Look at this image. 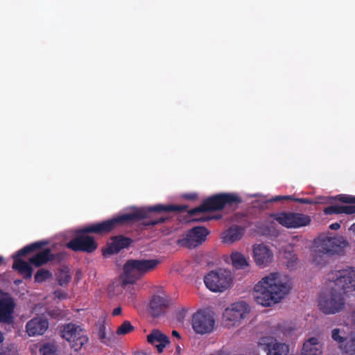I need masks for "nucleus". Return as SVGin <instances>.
I'll use <instances>...</instances> for the list:
<instances>
[{
	"instance_id": "nucleus-32",
	"label": "nucleus",
	"mask_w": 355,
	"mask_h": 355,
	"mask_svg": "<svg viewBox=\"0 0 355 355\" xmlns=\"http://www.w3.org/2000/svg\"><path fill=\"white\" fill-rule=\"evenodd\" d=\"M98 336L102 343L108 344L109 339L106 336V326L104 321L98 324Z\"/></svg>"
},
{
	"instance_id": "nucleus-9",
	"label": "nucleus",
	"mask_w": 355,
	"mask_h": 355,
	"mask_svg": "<svg viewBox=\"0 0 355 355\" xmlns=\"http://www.w3.org/2000/svg\"><path fill=\"white\" fill-rule=\"evenodd\" d=\"M270 217L286 228H300L309 225L311 222V218L309 216L291 211L272 214Z\"/></svg>"
},
{
	"instance_id": "nucleus-49",
	"label": "nucleus",
	"mask_w": 355,
	"mask_h": 355,
	"mask_svg": "<svg viewBox=\"0 0 355 355\" xmlns=\"http://www.w3.org/2000/svg\"><path fill=\"white\" fill-rule=\"evenodd\" d=\"M3 259L2 257L0 256V264L2 263Z\"/></svg>"
},
{
	"instance_id": "nucleus-16",
	"label": "nucleus",
	"mask_w": 355,
	"mask_h": 355,
	"mask_svg": "<svg viewBox=\"0 0 355 355\" xmlns=\"http://www.w3.org/2000/svg\"><path fill=\"white\" fill-rule=\"evenodd\" d=\"M5 295L6 293L0 289V322L11 324L13 322L15 303L12 298Z\"/></svg>"
},
{
	"instance_id": "nucleus-47",
	"label": "nucleus",
	"mask_w": 355,
	"mask_h": 355,
	"mask_svg": "<svg viewBox=\"0 0 355 355\" xmlns=\"http://www.w3.org/2000/svg\"><path fill=\"white\" fill-rule=\"evenodd\" d=\"M21 282H22V281H21V280H16V281H15V284H20V283H21Z\"/></svg>"
},
{
	"instance_id": "nucleus-29",
	"label": "nucleus",
	"mask_w": 355,
	"mask_h": 355,
	"mask_svg": "<svg viewBox=\"0 0 355 355\" xmlns=\"http://www.w3.org/2000/svg\"><path fill=\"white\" fill-rule=\"evenodd\" d=\"M52 276L51 272L44 268L40 269L37 271L35 275V281L37 283L43 282Z\"/></svg>"
},
{
	"instance_id": "nucleus-38",
	"label": "nucleus",
	"mask_w": 355,
	"mask_h": 355,
	"mask_svg": "<svg viewBox=\"0 0 355 355\" xmlns=\"http://www.w3.org/2000/svg\"><path fill=\"white\" fill-rule=\"evenodd\" d=\"M184 198L189 200H193L197 199L198 195L195 193H186L183 196Z\"/></svg>"
},
{
	"instance_id": "nucleus-3",
	"label": "nucleus",
	"mask_w": 355,
	"mask_h": 355,
	"mask_svg": "<svg viewBox=\"0 0 355 355\" xmlns=\"http://www.w3.org/2000/svg\"><path fill=\"white\" fill-rule=\"evenodd\" d=\"M242 202L241 197L237 193H219L205 199L199 207L190 209L188 213L193 216L198 213L220 211L226 207L235 209Z\"/></svg>"
},
{
	"instance_id": "nucleus-14",
	"label": "nucleus",
	"mask_w": 355,
	"mask_h": 355,
	"mask_svg": "<svg viewBox=\"0 0 355 355\" xmlns=\"http://www.w3.org/2000/svg\"><path fill=\"white\" fill-rule=\"evenodd\" d=\"M209 231L205 227L197 226L189 230L184 239L179 241V243L189 248H194L206 240Z\"/></svg>"
},
{
	"instance_id": "nucleus-40",
	"label": "nucleus",
	"mask_w": 355,
	"mask_h": 355,
	"mask_svg": "<svg viewBox=\"0 0 355 355\" xmlns=\"http://www.w3.org/2000/svg\"><path fill=\"white\" fill-rule=\"evenodd\" d=\"M121 312H122V309L119 306V307L115 308L113 310L112 315L113 316H117V315H119L121 313Z\"/></svg>"
},
{
	"instance_id": "nucleus-30",
	"label": "nucleus",
	"mask_w": 355,
	"mask_h": 355,
	"mask_svg": "<svg viewBox=\"0 0 355 355\" xmlns=\"http://www.w3.org/2000/svg\"><path fill=\"white\" fill-rule=\"evenodd\" d=\"M57 348L53 343H47L40 348L41 355H55Z\"/></svg>"
},
{
	"instance_id": "nucleus-45",
	"label": "nucleus",
	"mask_w": 355,
	"mask_h": 355,
	"mask_svg": "<svg viewBox=\"0 0 355 355\" xmlns=\"http://www.w3.org/2000/svg\"><path fill=\"white\" fill-rule=\"evenodd\" d=\"M207 220H208V218H205V217L195 219V220H197V221H206Z\"/></svg>"
},
{
	"instance_id": "nucleus-11",
	"label": "nucleus",
	"mask_w": 355,
	"mask_h": 355,
	"mask_svg": "<svg viewBox=\"0 0 355 355\" xmlns=\"http://www.w3.org/2000/svg\"><path fill=\"white\" fill-rule=\"evenodd\" d=\"M191 325L198 334H209L214 328L215 320L209 312L200 310L192 315Z\"/></svg>"
},
{
	"instance_id": "nucleus-37",
	"label": "nucleus",
	"mask_w": 355,
	"mask_h": 355,
	"mask_svg": "<svg viewBox=\"0 0 355 355\" xmlns=\"http://www.w3.org/2000/svg\"><path fill=\"white\" fill-rule=\"evenodd\" d=\"M342 214H355V205H341Z\"/></svg>"
},
{
	"instance_id": "nucleus-15",
	"label": "nucleus",
	"mask_w": 355,
	"mask_h": 355,
	"mask_svg": "<svg viewBox=\"0 0 355 355\" xmlns=\"http://www.w3.org/2000/svg\"><path fill=\"white\" fill-rule=\"evenodd\" d=\"M259 346L267 355H287L289 351L286 344L279 343L273 338H261Z\"/></svg>"
},
{
	"instance_id": "nucleus-27",
	"label": "nucleus",
	"mask_w": 355,
	"mask_h": 355,
	"mask_svg": "<svg viewBox=\"0 0 355 355\" xmlns=\"http://www.w3.org/2000/svg\"><path fill=\"white\" fill-rule=\"evenodd\" d=\"M147 340L151 345H156L161 342L169 343L168 337L160 332L159 330H153L149 335H148Z\"/></svg>"
},
{
	"instance_id": "nucleus-41",
	"label": "nucleus",
	"mask_w": 355,
	"mask_h": 355,
	"mask_svg": "<svg viewBox=\"0 0 355 355\" xmlns=\"http://www.w3.org/2000/svg\"><path fill=\"white\" fill-rule=\"evenodd\" d=\"M340 224L339 223H334L329 225V228L333 230H337L340 229Z\"/></svg>"
},
{
	"instance_id": "nucleus-50",
	"label": "nucleus",
	"mask_w": 355,
	"mask_h": 355,
	"mask_svg": "<svg viewBox=\"0 0 355 355\" xmlns=\"http://www.w3.org/2000/svg\"><path fill=\"white\" fill-rule=\"evenodd\" d=\"M60 285H63V284H64V282H62L61 280H60Z\"/></svg>"
},
{
	"instance_id": "nucleus-18",
	"label": "nucleus",
	"mask_w": 355,
	"mask_h": 355,
	"mask_svg": "<svg viewBox=\"0 0 355 355\" xmlns=\"http://www.w3.org/2000/svg\"><path fill=\"white\" fill-rule=\"evenodd\" d=\"M253 258L257 265L265 267L272 262L273 254L267 245L255 244L253 245Z\"/></svg>"
},
{
	"instance_id": "nucleus-39",
	"label": "nucleus",
	"mask_w": 355,
	"mask_h": 355,
	"mask_svg": "<svg viewBox=\"0 0 355 355\" xmlns=\"http://www.w3.org/2000/svg\"><path fill=\"white\" fill-rule=\"evenodd\" d=\"M168 343H164V342H161L159 343V344H156L155 345L157 349V351L159 353H161L162 352L164 348L166 347V345L168 344Z\"/></svg>"
},
{
	"instance_id": "nucleus-2",
	"label": "nucleus",
	"mask_w": 355,
	"mask_h": 355,
	"mask_svg": "<svg viewBox=\"0 0 355 355\" xmlns=\"http://www.w3.org/2000/svg\"><path fill=\"white\" fill-rule=\"evenodd\" d=\"M291 288L290 282L282 279L278 272H272L254 286V298L257 304L270 306L283 299Z\"/></svg>"
},
{
	"instance_id": "nucleus-5",
	"label": "nucleus",
	"mask_w": 355,
	"mask_h": 355,
	"mask_svg": "<svg viewBox=\"0 0 355 355\" xmlns=\"http://www.w3.org/2000/svg\"><path fill=\"white\" fill-rule=\"evenodd\" d=\"M318 306L324 314L334 315L344 309L345 299L343 293L331 287L329 291L320 293Z\"/></svg>"
},
{
	"instance_id": "nucleus-25",
	"label": "nucleus",
	"mask_w": 355,
	"mask_h": 355,
	"mask_svg": "<svg viewBox=\"0 0 355 355\" xmlns=\"http://www.w3.org/2000/svg\"><path fill=\"white\" fill-rule=\"evenodd\" d=\"M232 266L236 269H244L248 266L246 258L241 253L235 252L231 254Z\"/></svg>"
},
{
	"instance_id": "nucleus-23",
	"label": "nucleus",
	"mask_w": 355,
	"mask_h": 355,
	"mask_svg": "<svg viewBox=\"0 0 355 355\" xmlns=\"http://www.w3.org/2000/svg\"><path fill=\"white\" fill-rule=\"evenodd\" d=\"M245 227L239 225H232L225 232L223 236V241L232 243L240 240L245 233Z\"/></svg>"
},
{
	"instance_id": "nucleus-12",
	"label": "nucleus",
	"mask_w": 355,
	"mask_h": 355,
	"mask_svg": "<svg viewBox=\"0 0 355 355\" xmlns=\"http://www.w3.org/2000/svg\"><path fill=\"white\" fill-rule=\"evenodd\" d=\"M68 343L71 349L79 352L88 343L89 338L83 328L76 324L68 323Z\"/></svg>"
},
{
	"instance_id": "nucleus-46",
	"label": "nucleus",
	"mask_w": 355,
	"mask_h": 355,
	"mask_svg": "<svg viewBox=\"0 0 355 355\" xmlns=\"http://www.w3.org/2000/svg\"><path fill=\"white\" fill-rule=\"evenodd\" d=\"M349 230L355 234V223L350 227Z\"/></svg>"
},
{
	"instance_id": "nucleus-6",
	"label": "nucleus",
	"mask_w": 355,
	"mask_h": 355,
	"mask_svg": "<svg viewBox=\"0 0 355 355\" xmlns=\"http://www.w3.org/2000/svg\"><path fill=\"white\" fill-rule=\"evenodd\" d=\"M48 242L46 241H37L28 245L19 251L13 256L14 262L12 264V269L17 271L24 279H31L33 275V269L32 268L30 263L20 259L21 257L26 256L31 252H35L37 250L42 249Z\"/></svg>"
},
{
	"instance_id": "nucleus-21",
	"label": "nucleus",
	"mask_w": 355,
	"mask_h": 355,
	"mask_svg": "<svg viewBox=\"0 0 355 355\" xmlns=\"http://www.w3.org/2000/svg\"><path fill=\"white\" fill-rule=\"evenodd\" d=\"M322 344L315 337L308 338L304 342L300 355H322Z\"/></svg>"
},
{
	"instance_id": "nucleus-8",
	"label": "nucleus",
	"mask_w": 355,
	"mask_h": 355,
	"mask_svg": "<svg viewBox=\"0 0 355 355\" xmlns=\"http://www.w3.org/2000/svg\"><path fill=\"white\" fill-rule=\"evenodd\" d=\"M232 281L230 271L223 268L210 271L204 279L207 288L213 292H223L230 287Z\"/></svg>"
},
{
	"instance_id": "nucleus-43",
	"label": "nucleus",
	"mask_w": 355,
	"mask_h": 355,
	"mask_svg": "<svg viewBox=\"0 0 355 355\" xmlns=\"http://www.w3.org/2000/svg\"><path fill=\"white\" fill-rule=\"evenodd\" d=\"M172 335H173V336L176 337L178 338H180V334L177 331H175V330H173L172 331Z\"/></svg>"
},
{
	"instance_id": "nucleus-10",
	"label": "nucleus",
	"mask_w": 355,
	"mask_h": 355,
	"mask_svg": "<svg viewBox=\"0 0 355 355\" xmlns=\"http://www.w3.org/2000/svg\"><path fill=\"white\" fill-rule=\"evenodd\" d=\"M347 245L343 236H324L318 239L316 259L324 255L338 254Z\"/></svg>"
},
{
	"instance_id": "nucleus-35",
	"label": "nucleus",
	"mask_w": 355,
	"mask_h": 355,
	"mask_svg": "<svg viewBox=\"0 0 355 355\" xmlns=\"http://www.w3.org/2000/svg\"><path fill=\"white\" fill-rule=\"evenodd\" d=\"M340 331L339 329H334L331 332V338L334 340L339 343L340 348L341 349V344L345 343V337L340 336Z\"/></svg>"
},
{
	"instance_id": "nucleus-17",
	"label": "nucleus",
	"mask_w": 355,
	"mask_h": 355,
	"mask_svg": "<svg viewBox=\"0 0 355 355\" xmlns=\"http://www.w3.org/2000/svg\"><path fill=\"white\" fill-rule=\"evenodd\" d=\"M132 243V240L130 238L125 237L123 235L112 236L110 242L107 245V248L103 250V254L106 256L117 254L122 249L128 248Z\"/></svg>"
},
{
	"instance_id": "nucleus-1",
	"label": "nucleus",
	"mask_w": 355,
	"mask_h": 355,
	"mask_svg": "<svg viewBox=\"0 0 355 355\" xmlns=\"http://www.w3.org/2000/svg\"><path fill=\"white\" fill-rule=\"evenodd\" d=\"M187 208L188 207L187 205L158 204L137 209L131 213L123 214L101 223L91 224L78 231L80 235L68 243V248L75 252L80 251L92 253L97 249L98 245L94 237L85 235L86 234L93 233L103 235L110 232L117 226L132 223L141 219H147L148 214L151 212L164 214H168L170 212L179 213L186 211Z\"/></svg>"
},
{
	"instance_id": "nucleus-36",
	"label": "nucleus",
	"mask_w": 355,
	"mask_h": 355,
	"mask_svg": "<svg viewBox=\"0 0 355 355\" xmlns=\"http://www.w3.org/2000/svg\"><path fill=\"white\" fill-rule=\"evenodd\" d=\"M168 218V216H162L156 219L147 220L144 221L143 224L145 226H155L159 223H163L166 222Z\"/></svg>"
},
{
	"instance_id": "nucleus-34",
	"label": "nucleus",
	"mask_w": 355,
	"mask_h": 355,
	"mask_svg": "<svg viewBox=\"0 0 355 355\" xmlns=\"http://www.w3.org/2000/svg\"><path fill=\"white\" fill-rule=\"evenodd\" d=\"M323 212L326 215L342 214L341 205H336L327 207L323 209Z\"/></svg>"
},
{
	"instance_id": "nucleus-4",
	"label": "nucleus",
	"mask_w": 355,
	"mask_h": 355,
	"mask_svg": "<svg viewBox=\"0 0 355 355\" xmlns=\"http://www.w3.org/2000/svg\"><path fill=\"white\" fill-rule=\"evenodd\" d=\"M159 263L157 259H129L123 266V284H133Z\"/></svg>"
},
{
	"instance_id": "nucleus-13",
	"label": "nucleus",
	"mask_w": 355,
	"mask_h": 355,
	"mask_svg": "<svg viewBox=\"0 0 355 355\" xmlns=\"http://www.w3.org/2000/svg\"><path fill=\"white\" fill-rule=\"evenodd\" d=\"M250 312V306L245 302L234 303L227 308L223 313V318L231 323L229 325H235L244 319Z\"/></svg>"
},
{
	"instance_id": "nucleus-24",
	"label": "nucleus",
	"mask_w": 355,
	"mask_h": 355,
	"mask_svg": "<svg viewBox=\"0 0 355 355\" xmlns=\"http://www.w3.org/2000/svg\"><path fill=\"white\" fill-rule=\"evenodd\" d=\"M341 349L346 354H355V332H352L345 337V343L341 344Z\"/></svg>"
},
{
	"instance_id": "nucleus-20",
	"label": "nucleus",
	"mask_w": 355,
	"mask_h": 355,
	"mask_svg": "<svg viewBox=\"0 0 355 355\" xmlns=\"http://www.w3.org/2000/svg\"><path fill=\"white\" fill-rule=\"evenodd\" d=\"M169 306V300L159 295H154L150 302L149 311L154 318L164 313Z\"/></svg>"
},
{
	"instance_id": "nucleus-31",
	"label": "nucleus",
	"mask_w": 355,
	"mask_h": 355,
	"mask_svg": "<svg viewBox=\"0 0 355 355\" xmlns=\"http://www.w3.org/2000/svg\"><path fill=\"white\" fill-rule=\"evenodd\" d=\"M134 330V327L128 320L124 321L117 329L116 334L118 335H125Z\"/></svg>"
},
{
	"instance_id": "nucleus-28",
	"label": "nucleus",
	"mask_w": 355,
	"mask_h": 355,
	"mask_svg": "<svg viewBox=\"0 0 355 355\" xmlns=\"http://www.w3.org/2000/svg\"><path fill=\"white\" fill-rule=\"evenodd\" d=\"M295 329L291 324L283 323L279 324L277 328V334L280 336L282 334L284 336H292L295 331Z\"/></svg>"
},
{
	"instance_id": "nucleus-48",
	"label": "nucleus",
	"mask_w": 355,
	"mask_h": 355,
	"mask_svg": "<svg viewBox=\"0 0 355 355\" xmlns=\"http://www.w3.org/2000/svg\"><path fill=\"white\" fill-rule=\"evenodd\" d=\"M3 336L1 334L0 335V343H1L3 341Z\"/></svg>"
},
{
	"instance_id": "nucleus-22",
	"label": "nucleus",
	"mask_w": 355,
	"mask_h": 355,
	"mask_svg": "<svg viewBox=\"0 0 355 355\" xmlns=\"http://www.w3.org/2000/svg\"><path fill=\"white\" fill-rule=\"evenodd\" d=\"M54 259L55 256L52 254L51 249L46 248L31 257L29 259V263L35 267H40Z\"/></svg>"
},
{
	"instance_id": "nucleus-33",
	"label": "nucleus",
	"mask_w": 355,
	"mask_h": 355,
	"mask_svg": "<svg viewBox=\"0 0 355 355\" xmlns=\"http://www.w3.org/2000/svg\"><path fill=\"white\" fill-rule=\"evenodd\" d=\"M335 199L343 203L355 204V196L347 194H339L334 197Z\"/></svg>"
},
{
	"instance_id": "nucleus-7",
	"label": "nucleus",
	"mask_w": 355,
	"mask_h": 355,
	"mask_svg": "<svg viewBox=\"0 0 355 355\" xmlns=\"http://www.w3.org/2000/svg\"><path fill=\"white\" fill-rule=\"evenodd\" d=\"M327 279L334 282V286L346 295H355V268L333 271L327 275Z\"/></svg>"
},
{
	"instance_id": "nucleus-26",
	"label": "nucleus",
	"mask_w": 355,
	"mask_h": 355,
	"mask_svg": "<svg viewBox=\"0 0 355 355\" xmlns=\"http://www.w3.org/2000/svg\"><path fill=\"white\" fill-rule=\"evenodd\" d=\"M282 199L290 200H293V201H295V202H299L301 204H306V205H313V204H316L318 202H322V203L325 202L323 201H315L310 198H293L291 196H276L275 198L271 199L270 201V202H277Z\"/></svg>"
},
{
	"instance_id": "nucleus-44",
	"label": "nucleus",
	"mask_w": 355,
	"mask_h": 355,
	"mask_svg": "<svg viewBox=\"0 0 355 355\" xmlns=\"http://www.w3.org/2000/svg\"><path fill=\"white\" fill-rule=\"evenodd\" d=\"M66 329H67V325H64L63 326V330H62V335L63 338H65V331H66Z\"/></svg>"
},
{
	"instance_id": "nucleus-42",
	"label": "nucleus",
	"mask_w": 355,
	"mask_h": 355,
	"mask_svg": "<svg viewBox=\"0 0 355 355\" xmlns=\"http://www.w3.org/2000/svg\"><path fill=\"white\" fill-rule=\"evenodd\" d=\"M55 295L60 299L65 297L64 295H62L59 291H55Z\"/></svg>"
},
{
	"instance_id": "nucleus-19",
	"label": "nucleus",
	"mask_w": 355,
	"mask_h": 355,
	"mask_svg": "<svg viewBox=\"0 0 355 355\" xmlns=\"http://www.w3.org/2000/svg\"><path fill=\"white\" fill-rule=\"evenodd\" d=\"M49 327V322L46 319L35 318L26 323V332L30 336L42 335Z\"/></svg>"
}]
</instances>
